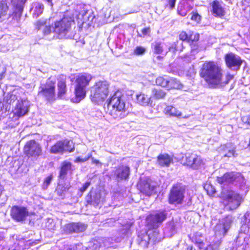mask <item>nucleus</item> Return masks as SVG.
Segmentation results:
<instances>
[{"label": "nucleus", "instance_id": "obj_1", "mask_svg": "<svg viewBox=\"0 0 250 250\" xmlns=\"http://www.w3.org/2000/svg\"><path fill=\"white\" fill-rule=\"evenodd\" d=\"M217 181L222 185L220 197L223 200L226 207L229 210L237 208L242 201V197L237 193L225 187L231 184L238 185L241 189L247 191L248 188L243 176L240 173L228 172L222 176L217 177Z\"/></svg>", "mask_w": 250, "mask_h": 250}, {"label": "nucleus", "instance_id": "obj_2", "mask_svg": "<svg viewBox=\"0 0 250 250\" xmlns=\"http://www.w3.org/2000/svg\"><path fill=\"white\" fill-rule=\"evenodd\" d=\"M223 70L213 61H206L200 70V75L211 87L216 88L221 84Z\"/></svg>", "mask_w": 250, "mask_h": 250}, {"label": "nucleus", "instance_id": "obj_3", "mask_svg": "<svg viewBox=\"0 0 250 250\" xmlns=\"http://www.w3.org/2000/svg\"><path fill=\"white\" fill-rule=\"evenodd\" d=\"M232 221L231 216H227L219 220L214 227V231L216 240L208 246L206 250H218L222 241L221 239L225 235L230 229Z\"/></svg>", "mask_w": 250, "mask_h": 250}, {"label": "nucleus", "instance_id": "obj_4", "mask_svg": "<svg viewBox=\"0 0 250 250\" xmlns=\"http://www.w3.org/2000/svg\"><path fill=\"white\" fill-rule=\"evenodd\" d=\"M5 100L7 104L13 106V112L17 117L23 116L28 112V101L21 99L18 91L8 93Z\"/></svg>", "mask_w": 250, "mask_h": 250}, {"label": "nucleus", "instance_id": "obj_5", "mask_svg": "<svg viewBox=\"0 0 250 250\" xmlns=\"http://www.w3.org/2000/svg\"><path fill=\"white\" fill-rule=\"evenodd\" d=\"M72 24H74L73 16L66 13L62 19L54 22L52 25V31L57 34L60 38H70L72 37Z\"/></svg>", "mask_w": 250, "mask_h": 250}, {"label": "nucleus", "instance_id": "obj_6", "mask_svg": "<svg viewBox=\"0 0 250 250\" xmlns=\"http://www.w3.org/2000/svg\"><path fill=\"white\" fill-rule=\"evenodd\" d=\"M110 114L114 118H123L125 116V102L121 92H116L109 100L107 104Z\"/></svg>", "mask_w": 250, "mask_h": 250}, {"label": "nucleus", "instance_id": "obj_7", "mask_svg": "<svg viewBox=\"0 0 250 250\" xmlns=\"http://www.w3.org/2000/svg\"><path fill=\"white\" fill-rule=\"evenodd\" d=\"M109 84L106 81H99L90 88V98L91 101L100 104L103 102L109 94Z\"/></svg>", "mask_w": 250, "mask_h": 250}, {"label": "nucleus", "instance_id": "obj_8", "mask_svg": "<svg viewBox=\"0 0 250 250\" xmlns=\"http://www.w3.org/2000/svg\"><path fill=\"white\" fill-rule=\"evenodd\" d=\"M245 223L241 227V231L237 237V241L240 242L243 239L242 245L246 246L248 245L249 239L250 237V211L247 212L245 216Z\"/></svg>", "mask_w": 250, "mask_h": 250}, {"label": "nucleus", "instance_id": "obj_9", "mask_svg": "<svg viewBox=\"0 0 250 250\" xmlns=\"http://www.w3.org/2000/svg\"><path fill=\"white\" fill-rule=\"evenodd\" d=\"M55 82L49 79L45 84H42L39 88V93L42 94L48 101L55 99Z\"/></svg>", "mask_w": 250, "mask_h": 250}, {"label": "nucleus", "instance_id": "obj_10", "mask_svg": "<svg viewBox=\"0 0 250 250\" xmlns=\"http://www.w3.org/2000/svg\"><path fill=\"white\" fill-rule=\"evenodd\" d=\"M185 190L180 186H174L169 195V203L171 204H181L184 199Z\"/></svg>", "mask_w": 250, "mask_h": 250}, {"label": "nucleus", "instance_id": "obj_11", "mask_svg": "<svg viewBox=\"0 0 250 250\" xmlns=\"http://www.w3.org/2000/svg\"><path fill=\"white\" fill-rule=\"evenodd\" d=\"M165 211H159L151 214L146 218V223L150 228L155 229L159 227L167 218Z\"/></svg>", "mask_w": 250, "mask_h": 250}, {"label": "nucleus", "instance_id": "obj_12", "mask_svg": "<svg viewBox=\"0 0 250 250\" xmlns=\"http://www.w3.org/2000/svg\"><path fill=\"white\" fill-rule=\"evenodd\" d=\"M74 148L73 142L71 140H65L58 142L53 145L50 149V152L52 153H58L63 151L72 152Z\"/></svg>", "mask_w": 250, "mask_h": 250}, {"label": "nucleus", "instance_id": "obj_13", "mask_svg": "<svg viewBox=\"0 0 250 250\" xmlns=\"http://www.w3.org/2000/svg\"><path fill=\"white\" fill-rule=\"evenodd\" d=\"M183 161L184 165L193 169H198L203 164L201 157L194 153H186Z\"/></svg>", "mask_w": 250, "mask_h": 250}, {"label": "nucleus", "instance_id": "obj_14", "mask_svg": "<svg viewBox=\"0 0 250 250\" xmlns=\"http://www.w3.org/2000/svg\"><path fill=\"white\" fill-rule=\"evenodd\" d=\"M139 240V245L143 247H147L149 242L154 244L160 242L162 239L161 235L157 230L153 231L152 234H145L143 235L142 237L140 238Z\"/></svg>", "mask_w": 250, "mask_h": 250}, {"label": "nucleus", "instance_id": "obj_15", "mask_svg": "<svg viewBox=\"0 0 250 250\" xmlns=\"http://www.w3.org/2000/svg\"><path fill=\"white\" fill-rule=\"evenodd\" d=\"M29 213L26 208L14 206L11 210L12 218L17 222H23L28 216Z\"/></svg>", "mask_w": 250, "mask_h": 250}, {"label": "nucleus", "instance_id": "obj_16", "mask_svg": "<svg viewBox=\"0 0 250 250\" xmlns=\"http://www.w3.org/2000/svg\"><path fill=\"white\" fill-rule=\"evenodd\" d=\"M225 60L227 66L232 70L239 69L242 62L240 57L232 53L227 54Z\"/></svg>", "mask_w": 250, "mask_h": 250}, {"label": "nucleus", "instance_id": "obj_17", "mask_svg": "<svg viewBox=\"0 0 250 250\" xmlns=\"http://www.w3.org/2000/svg\"><path fill=\"white\" fill-rule=\"evenodd\" d=\"M24 150L25 154L29 156L38 157L42 153V149L40 145L34 140L27 142Z\"/></svg>", "mask_w": 250, "mask_h": 250}, {"label": "nucleus", "instance_id": "obj_18", "mask_svg": "<svg viewBox=\"0 0 250 250\" xmlns=\"http://www.w3.org/2000/svg\"><path fill=\"white\" fill-rule=\"evenodd\" d=\"M86 226L81 223H69L64 225L61 228L62 233L70 234L73 232H83L85 230Z\"/></svg>", "mask_w": 250, "mask_h": 250}, {"label": "nucleus", "instance_id": "obj_19", "mask_svg": "<svg viewBox=\"0 0 250 250\" xmlns=\"http://www.w3.org/2000/svg\"><path fill=\"white\" fill-rule=\"evenodd\" d=\"M140 191L147 196L155 193L156 186L150 181H141L138 185Z\"/></svg>", "mask_w": 250, "mask_h": 250}, {"label": "nucleus", "instance_id": "obj_20", "mask_svg": "<svg viewBox=\"0 0 250 250\" xmlns=\"http://www.w3.org/2000/svg\"><path fill=\"white\" fill-rule=\"evenodd\" d=\"M136 99L137 103L141 105L153 107L154 105L151 96H148L145 93L141 92L137 94Z\"/></svg>", "mask_w": 250, "mask_h": 250}, {"label": "nucleus", "instance_id": "obj_21", "mask_svg": "<svg viewBox=\"0 0 250 250\" xmlns=\"http://www.w3.org/2000/svg\"><path fill=\"white\" fill-rule=\"evenodd\" d=\"M130 174V168L125 166H121L114 171V175L118 180H126Z\"/></svg>", "mask_w": 250, "mask_h": 250}, {"label": "nucleus", "instance_id": "obj_22", "mask_svg": "<svg viewBox=\"0 0 250 250\" xmlns=\"http://www.w3.org/2000/svg\"><path fill=\"white\" fill-rule=\"evenodd\" d=\"M192 2L190 0H181L178 6V12L182 16H185L192 8Z\"/></svg>", "mask_w": 250, "mask_h": 250}, {"label": "nucleus", "instance_id": "obj_23", "mask_svg": "<svg viewBox=\"0 0 250 250\" xmlns=\"http://www.w3.org/2000/svg\"><path fill=\"white\" fill-rule=\"evenodd\" d=\"M92 79V77L89 74H80L76 77L75 84L87 88V87L89 85V83Z\"/></svg>", "mask_w": 250, "mask_h": 250}, {"label": "nucleus", "instance_id": "obj_24", "mask_svg": "<svg viewBox=\"0 0 250 250\" xmlns=\"http://www.w3.org/2000/svg\"><path fill=\"white\" fill-rule=\"evenodd\" d=\"M219 151L224 157H230L235 156L234 147L230 143L221 146L219 148Z\"/></svg>", "mask_w": 250, "mask_h": 250}, {"label": "nucleus", "instance_id": "obj_25", "mask_svg": "<svg viewBox=\"0 0 250 250\" xmlns=\"http://www.w3.org/2000/svg\"><path fill=\"white\" fill-rule=\"evenodd\" d=\"M27 0H12L13 13L16 17L20 18L22 13L24 5Z\"/></svg>", "mask_w": 250, "mask_h": 250}, {"label": "nucleus", "instance_id": "obj_26", "mask_svg": "<svg viewBox=\"0 0 250 250\" xmlns=\"http://www.w3.org/2000/svg\"><path fill=\"white\" fill-rule=\"evenodd\" d=\"M179 39L182 41H185L188 39V35L185 32H181L179 35ZM183 42H174L169 47V51L171 52H175V51H182L183 47Z\"/></svg>", "mask_w": 250, "mask_h": 250}, {"label": "nucleus", "instance_id": "obj_27", "mask_svg": "<svg viewBox=\"0 0 250 250\" xmlns=\"http://www.w3.org/2000/svg\"><path fill=\"white\" fill-rule=\"evenodd\" d=\"M74 93L75 97L72 100L73 102L79 103L85 98L86 94V88L75 84Z\"/></svg>", "mask_w": 250, "mask_h": 250}, {"label": "nucleus", "instance_id": "obj_28", "mask_svg": "<svg viewBox=\"0 0 250 250\" xmlns=\"http://www.w3.org/2000/svg\"><path fill=\"white\" fill-rule=\"evenodd\" d=\"M47 20L42 19L37 21L36 25L38 30H42L44 34L47 35L52 31V26Z\"/></svg>", "mask_w": 250, "mask_h": 250}, {"label": "nucleus", "instance_id": "obj_29", "mask_svg": "<svg viewBox=\"0 0 250 250\" xmlns=\"http://www.w3.org/2000/svg\"><path fill=\"white\" fill-rule=\"evenodd\" d=\"M78 18L81 20L83 23L89 22L88 24H90V22H92L95 18V16L91 10H83L80 13L78 16Z\"/></svg>", "mask_w": 250, "mask_h": 250}, {"label": "nucleus", "instance_id": "obj_30", "mask_svg": "<svg viewBox=\"0 0 250 250\" xmlns=\"http://www.w3.org/2000/svg\"><path fill=\"white\" fill-rule=\"evenodd\" d=\"M72 170L71 163L68 161L63 162L62 164L60 172V177L61 179H64L66 175L70 173Z\"/></svg>", "mask_w": 250, "mask_h": 250}, {"label": "nucleus", "instance_id": "obj_31", "mask_svg": "<svg viewBox=\"0 0 250 250\" xmlns=\"http://www.w3.org/2000/svg\"><path fill=\"white\" fill-rule=\"evenodd\" d=\"M212 12L215 16L221 17L224 15L225 11L221 3L217 0L214 1L212 4Z\"/></svg>", "mask_w": 250, "mask_h": 250}, {"label": "nucleus", "instance_id": "obj_32", "mask_svg": "<svg viewBox=\"0 0 250 250\" xmlns=\"http://www.w3.org/2000/svg\"><path fill=\"white\" fill-rule=\"evenodd\" d=\"M192 242L194 243L199 249H202L205 246L204 241L205 237L203 235L199 232L195 233L191 238Z\"/></svg>", "mask_w": 250, "mask_h": 250}, {"label": "nucleus", "instance_id": "obj_33", "mask_svg": "<svg viewBox=\"0 0 250 250\" xmlns=\"http://www.w3.org/2000/svg\"><path fill=\"white\" fill-rule=\"evenodd\" d=\"M43 9L44 6L42 3L36 2L32 4L30 11L33 17L37 18L42 13Z\"/></svg>", "mask_w": 250, "mask_h": 250}, {"label": "nucleus", "instance_id": "obj_34", "mask_svg": "<svg viewBox=\"0 0 250 250\" xmlns=\"http://www.w3.org/2000/svg\"><path fill=\"white\" fill-rule=\"evenodd\" d=\"M164 113L172 117H180L182 115L181 112L172 105H167L164 108Z\"/></svg>", "mask_w": 250, "mask_h": 250}, {"label": "nucleus", "instance_id": "obj_35", "mask_svg": "<svg viewBox=\"0 0 250 250\" xmlns=\"http://www.w3.org/2000/svg\"><path fill=\"white\" fill-rule=\"evenodd\" d=\"M70 186L69 183H59L58 185L56 191L58 195L62 197L64 194L70 188Z\"/></svg>", "mask_w": 250, "mask_h": 250}, {"label": "nucleus", "instance_id": "obj_36", "mask_svg": "<svg viewBox=\"0 0 250 250\" xmlns=\"http://www.w3.org/2000/svg\"><path fill=\"white\" fill-rule=\"evenodd\" d=\"M171 161V158L167 154H161L158 157V162L162 167H168Z\"/></svg>", "mask_w": 250, "mask_h": 250}, {"label": "nucleus", "instance_id": "obj_37", "mask_svg": "<svg viewBox=\"0 0 250 250\" xmlns=\"http://www.w3.org/2000/svg\"><path fill=\"white\" fill-rule=\"evenodd\" d=\"M164 44L160 42H155L152 44V48L154 53L163 54L164 52Z\"/></svg>", "mask_w": 250, "mask_h": 250}, {"label": "nucleus", "instance_id": "obj_38", "mask_svg": "<svg viewBox=\"0 0 250 250\" xmlns=\"http://www.w3.org/2000/svg\"><path fill=\"white\" fill-rule=\"evenodd\" d=\"M166 95V92L161 89L154 88L152 90L151 97L156 100L164 99Z\"/></svg>", "mask_w": 250, "mask_h": 250}, {"label": "nucleus", "instance_id": "obj_39", "mask_svg": "<svg viewBox=\"0 0 250 250\" xmlns=\"http://www.w3.org/2000/svg\"><path fill=\"white\" fill-rule=\"evenodd\" d=\"M167 84V89H180L182 87L179 81L173 78L168 79Z\"/></svg>", "mask_w": 250, "mask_h": 250}, {"label": "nucleus", "instance_id": "obj_40", "mask_svg": "<svg viewBox=\"0 0 250 250\" xmlns=\"http://www.w3.org/2000/svg\"><path fill=\"white\" fill-rule=\"evenodd\" d=\"M58 95L63 96L66 91L65 81L64 80H61L58 83Z\"/></svg>", "mask_w": 250, "mask_h": 250}, {"label": "nucleus", "instance_id": "obj_41", "mask_svg": "<svg viewBox=\"0 0 250 250\" xmlns=\"http://www.w3.org/2000/svg\"><path fill=\"white\" fill-rule=\"evenodd\" d=\"M168 79L164 78L163 77H159L156 80V83L163 87H167Z\"/></svg>", "mask_w": 250, "mask_h": 250}, {"label": "nucleus", "instance_id": "obj_42", "mask_svg": "<svg viewBox=\"0 0 250 250\" xmlns=\"http://www.w3.org/2000/svg\"><path fill=\"white\" fill-rule=\"evenodd\" d=\"M8 9V7L5 1H2L0 3V18L6 13Z\"/></svg>", "mask_w": 250, "mask_h": 250}, {"label": "nucleus", "instance_id": "obj_43", "mask_svg": "<svg viewBox=\"0 0 250 250\" xmlns=\"http://www.w3.org/2000/svg\"><path fill=\"white\" fill-rule=\"evenodd\" d=\"M234 76L232 74H231L229 73H228L225 77V79H224L223 76H222V81L221 83V84L219 85V86H223L228 84L229 82L233 79Z\"/></svg>", "mask_w": 250, "mask_h": 250}, {"label": "nucleus", "instance_id": "obj_44", "mask_svg": "<svg viewBox=\"0 0 250 250\" xmlns=\"http://www.w3.org/2000/svg\"><path fill=\"white\" fill-rule=\"evenodd\" d=\"M52 180V176L50 175L47 177L42 185V188L43 189H45L47 188L48 186L50 185Z\"/></svg>", "mask_w": 250, "mask_h": 250}, {"label": "nucleus", "instance_id": "obj_45", "mask_svg": "<svg viewBox=\"0 0 250 250\" xmlns=\"http://www.w3.org/2000/svg\"><path fill=\"white\" fill-rule=\"evenodd\" d=\"M146 51V50L144 47L137 46L134 49V53L136 55H142L145 53Z\"/></svg>", "mask_w": 250, "mask_h": 250}, {"label": "nucleus", "instance_id": "obj_46", "mask_svg": "<svg viewBox=\"0 0 250 250\" xmlns=\"http://www.w3.org/2000/svg\"><path fill=\"white\" fill-rule=\"evenodd\" d=\"M190 19L198 23L201 20V16L197 13H191Z\"/></svg>", "mask_w": 250, "mask_h": 250}, {"label": "nucleus", "instance_id": "obj_47", "mask_svg": "<svg viewBox=\"0 0 250 250\" xmlns=\"http://www.w3.org/2000/svg\"><path fill=\"white\" fill-rule=\"evenodd\" d=\"M241 120L244 123L250 125V115L243 116L242 117Z\"/></svg>", "mask_w": 250, "mask_h": 250}, {"label": "nucleus", "instance_id": "obj_48", "mask_svg": "<svg viewBox=\"0 0 250 250\" xmlns=\"http://www.w3.org/2000/svg\"><path fill=\"white\" fill-rule=\"evenodd\" d=\"M90 185V182H86L84 184V185L83 186V187L80 188V190L82 193H83L84 191H85L87 188L89 187V186Z\"/></svg>", "mask_w": 250, "mask_h": 250}, {"label": "nucleus", "instance_id": "obj_49", "mask_svg": "<svg viewBox=\"0 0 250 250\" xmlns=\"http://www.w3.org/2000/svg\"><path fill=\"white\" fill-rule=\"evenodd\" d=\"M90 156H91V155H89L88 156L85 157L84 158H82L80 157H78L76 159L75 162L76 163L85 162L90 157Z\"/></svg>", "mask_w": 250, "mask_h": 250}, {"label": "nucleus", "instance_id": "obj_50", "mask_svg": "<svg viewBox=\"0 0 250 250\" xmlns=\"http://www.w3.org/2000/svg\"><path fill=\"white\" fill-rule=\"evenodd\" d=\"M198 51L196 50V48H195V46H193L191 47V54L190 56V59H193V56L195 54V53H197Z\"/></svg>", "mask_w": 250, "mask_h": 250}, {"label": "nucleus", "instance_id": "obj_51", "mask_svg": "<svg viewBox=\"0 0 250 250\" xmlns=\"http://www.w3.org/2000/svg\"><path fill=\"white\" fill-rule=\"evenodd\" d=\"M142 33L144 36H146L148 35L150 32V29L149 28L146 27L143 28L142 31Z\"/></svg>", "mask_w": 250, "mask_h": 250}, {"label": "nucleus", "instance_id": "obj_52", "mask_svg": "<svg viewBox=\"0 0 250 250\" xmlns=\"http://www.w3.org/2000/svg\"><path fill=\"white\" fill-rule=\"evenodd\" d=\"M176 0H169L168 3L171 8H173L175 6Z\"/></svg>", "mask_w": 250, "mask_h": 250}, {"label": "nucleus", "instance_id": "obj_53", "mask_svg": "<svg viewBox=\"0 0 250 250\" xmlns=\"http://www.w3.org/2000/svg\"><path fill=\"white\" fill-rule=\"evenodd\" d=\"M92 163L94 164H97L99 163V161L98 160L94 159L93 158L92 159Z\"/></svg>", "mask_w": 250, "mask_h": 250}, {"label": "nucleus", "instance_id": "obj_54", "mask_svg": "<svg viewBox=\"0 0 250 250\" xmlns=\"http://www.w3.org/2000/svg\"><path fill=\"white\" fill-rule=\"evenodd\" d=\"M210 188L211 189V192L212 194H213L215 192V190L214 188H213L211 186H210Z\"/></svg>", "mask_w": 250, "mask_h": 250}, {"label": "nucleus", "instance_id": "obj_55", "mask_svg": "<svg viewBox=\"0 0 250 250\" xmlns=\"http://www.w3.org/2000/svg\"><path fill=\"white\" fill-rule=\"evenodd\" d=\"M168 228H169L170 229H172V232L174 230V227H173V225L172 224L169 225Z\"/></svg>", "mask_w": 250, "mask_h": 250}, {"label": "nucleus", "instance_id": "obj_56", "mask_svg": "<svg viewBox=\"0 0 250 250\" xmlns=\"http://www.w3.org/2000/svg\"><path fill=\"white\" fill-rule=\"evenodd\" d=\"M187 250H195V249L193 248L192 246H190L188 247Z\"/></svg>", "mask_w": 250, "mask_h": 250}, {"label": "nucleus", "instance_id": "obj_57", "mask_svg": "<svg viewBox=\"0 0 250 250\" xmlns=\"http://www.w3.org/2000/svg\"><path fill=\"white\" fill-rule=\"evenodd\" d=\"M106 240H107L106 239V240H105V242H104V246L105 247H108V246H109V245H108V244H107L106 243Z\"/></svg>", "mask_w": 250, "mask_h": 250}, {"label": "nucleus", "instance_id": "obj_58", "mask_svg": "<svg viewBox=\"0 0 250 250\" xmlns=\"http://www.w3.org/2000/svg\"><path fill=\"white\" fill-rule=\"evenodd\" d=\"M48 229H54V226H48Z\"/></svg>", "mask_w": 250, "mask_h": 250}, {"label": "nucleus", "instance_id": "obj_59", "mask_svg": "<svg viewBox=\"0 0 250 250\" xmlns=\"http://www.w3.org/2000/svg\"><path fill=\"white\" fill-rule=\"evenodd\" d=\"M48 222L50 223L51 224H52V223H53V221L52 219H49L48 220Z\"/></svg>", "mask_w": 250, "mask_h": 250}, {"label": "nucleus", "instance_id": "obj_60", "mask_svg": "<svg viewBox=\"0 0 250 250\" xmlns=\"http://www.w3.org/2000/svg\"><path fill=\"white\" fill-rule=\"evenodd\" d=\"M5 73V71L3 72L1 74H0V79H1L3 77V74Z\"/></svg>", "mask_w": 250, "mask_h": 250}, {"label": "nucleus", "instance_id": "obj_61", "mask_svg": "<svg viewBox=\"0 0 250 250\" xmlns=\"http://www.w3.org/2000/svg\"><path fill=\"white\" fill-rule=\"evenodd\" d=\"M157 58L158 60H160L162 58V57L161 56H158L157 57Z\"/></svg>", "mask_w": 250, "mask_h": 250}, {"label": "nucleus", "instance_id": "obj_62", "mask_svg": "<svg viewBox=\"0 0 250 250\" xmlns=\"http://www.w3.org/2000/svg\"><path fill=\"white\" fill-rule=\"evenodd\" d=\"M100 200H97L96 201V202L97 204H98L100 202Z\"/></svg>", "mask_w": 250, "mask_h": 250}, {"label": "nucleus", "instance_id": "obj_63", "mask_svg": "<svg viewBox=\"0 0 250 250\" xmlns=\"http://www.w3.org/2000/svg\"><path fill=\"white\" fill-rule=\"evenodd\" d=\"M162 105H165V103H162Z\"/></svg>", "mask_w": 250, "mask_h": 250}, {"label": "nucleus", "instance_id": "obj_64", "mask_svg": "<svg viewBox=\"0 0 250 250\" xmlns=\"http://www.w3.org/2000/svg\"><path fill=\"white\" fill-rule=\"evenodd\" d=\"M168 228H167L165 229V232L167 231V229H168Z\"/></svg>", "mask_w": 250, "mask_h": 250}]
</instances>
